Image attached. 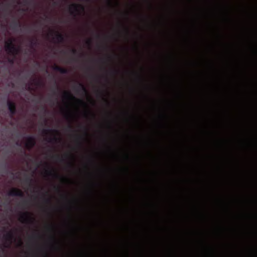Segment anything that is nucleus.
<instances>
[{"instance_id":"obj_1","label":"nucleus","mask_w":257,"mask_h":257,"mask_svg":"<svg viewBox=\"0 0 257 257\" xmlns=\"http://www.w3.org/2000/svg\"><path fill=\"white\" fill-rule=\"evenodd\" d=\"M9 107L10 110V111L13 112L14 111V110L15 109V105L12 103H9Z\"/></svg>"},{"instance_id":"obj_2","label":"nucleus","mask_w":257,"mask_h":257,"mask_svg":"<svg viewBox=\"0 0 257 257\" xmlns=\"http://www.w3.org/2000/svg\"><path fill=\"white\" fill-rule=\"evenodd\" d=\"M7 47L8 48V49H9L10 46H8V44H7Z\"/></svg>"}]
</instances>
